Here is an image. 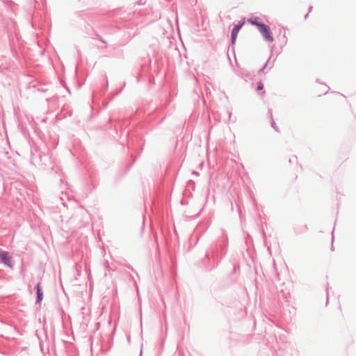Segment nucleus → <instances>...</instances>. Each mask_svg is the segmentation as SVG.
Listing matches in <instances>:
<instances>
[{"mask_svg":"<svg viewBox=\"0 0 356 356\" xmlns=\"http://www.w3.org/2000/svg\"><path fill=\"white\" fill-rule=\"evenodd\" d=\"M333 97L335 100L338 102H341L345 99V97L342 94L338 92L334 93Z\"/></svg>","mask_w":356,"mask_h":356,"instance_id":"nucleus-5","label":"nucleus"},{"mask_svg":"<svg viewBox=\"0 0 356 356\" xmlns=\"http://www.w3.org/2000/svg\"><path fill=\"white\" fill-rule=\"evenodd\" d=\"M248 22L254 26H257V29H259V25H262V23L257 22L255 19H249Z\"/></svg>","mask_w":356,"mask_h":356,"instance_id":"nucleus-6","label":"nucleus"},{"mask_svg":"<svg viewBox=\"0 0 356 356\" xmlns=\"http://www.w3.org/2000/svg\"><path fill=\"white\" fill-rule=\"evenodd\" d=\"M43 298V293L41 291L40 284L37 285V302H41Z\"/></svg>","mask_w":356,"mask_h":356,"instance_id":"nucleus-4","label":"nucleus"},{"mask_svg":"<svg viewBox=\"0 0 356 356\" xmlns=\"http://www.w3.org/2000/svg\"><path fill=\"white\" fill-rule=\"evenodd\" d=\"M259 31L261 33L264 39L268 42H273L274 40L270 31V27L264 24L259 25Z\"/></svg>","mask_w":356,"mask_h":356,"instance_id":"nucleus-1","label":"nucleus"},{"mask_svg":"<svg viewBox=\"0 0 356 356\" xmlns=\"http://www.w3.org/2000/svg\"><path fill=\"white\" fill-rule=\"evenodd\" d=\"M244 24V22H241L240 24L236 25L232 31V42L234 44L236 40L237 35L241 29V28Z\"/></svg>","mask_w":356,"mask_h":356,"instance_id":"nucleus-3","label":"nucleus"},{"mask_svg":"<svg viewBox=\"0 0 356 356\" xmlns=\"http://www.w3.org/2000/svg\"><path fill=\"white\" fill-rule=\"evenodd\" d=\"M0 259L4 264L7 265L10 268L13 267L11 257H9L8 253L7 252H0Z\"/></svg>","mask_w":356,"mask_h":356,"instance_id":"nucleus-2","label":"nucleus"},{"mask_svg":"<svg viewBox=\"0 0 356 356\" xmlns=\"http://www.w3.org/2000/svg\"><path fill=\"white\" fill-rule=\"evenodd\" d=\"M264 88V84L262 82L257 83V90H261Z\"/></svg>","mask_w":356,"mask_h":356,"instance_id":"nucleus-7","label":"nucleus"}]
</instances>
